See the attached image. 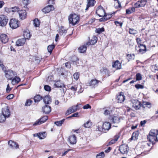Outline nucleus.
Returning a JSON list of instances; mask_svg holds the SVG:
<instances>
[{
    "label": "nucleus",
    "instance_id": "f257e3e1",
    "mask_svg": "<svg viewBox=\"0 0 158 158\" xmlns=\"http://www.w3.org/2000/svg\"><path fill=\"white\" fill-rule=\"evenodd\" d=\"M80 19V17L76 14L70 15L69 17V24L74 26L79 22Z\"/></svg>",
    "mask_w": 158,
    "mask_h": 158
},
{
    "label": "nucleus",
    "instance_id": "f03ea898",
    "mask_svg": "<svg viewBox=\"0 0 158 158\" xmlns=\"http://www.w3.org/2000/svg\"><path fill=\"white\" fill-rule=\"evenodd\" d=\"M157 133V130H152L149 132L148 135L147 136V139L148 140L153 144L155 143V142L156 141L155 135Z\"/></svg>",
    "mask_w": 158,
    "mask_h": 158
},
{
    "label": "nucleus",
    "instance_id": "7ed1b4c3",
    "mask_svg": "<svg viewBox=\"0 0 158 158\" xmlns=\"http://www.w3.org/2000/svg\"><path fill=\"white\" fill-rule=\"evenodd\" d=\"M134 107L137 108V109H139L140 108H150L151 107V104L148 102H144L142 104H141L140 102L137 101L136 102L135 105H134Z\"/></svg>",
    "mask_w": 158,
    "mask_h": 158
},
{
    "label": "nucleus",
    "instance_id": "20e7f679",
    "mask_svg": "<svg viewBox=\"0 0 158 158\" xmlns=\"http://www.w3.org/2000/svg\"><path fill=\"white\" fill-rule=\"evenodd\" d=\"M5 76L10 80H12L14 76L17 75L16 72L11 70H8L4 71Z\"/></svg>",
    "mask_w": 158,
    "mask_h": 158
},
{
    "label": "nucleus",
    "instance_id": "39448f33",
    "mask_svg": "<svg viewBox=\"0 0 158 158\" xmlns=\"http://www.w3.org/2000/svg\"><path fill=\"white\" fill-rule=\"evenodd\" d=\"M135 49L138 53L141 54L144 53L146 51V46L141 44H140L138 46H135Z\"/></svg>",
    "mask_w": 158,
    "mask_h": 158
},
{
    "label": "nucleus",
    "instance_id": "423d86ee",
    "mask_svg": "<svg viewBox=\"0 0 158 158\" xmlns=\"http://www.w3.org/2000/svg\"><path fill=\"white\" fill-rule=\"evenodd\" d=\"M8 17L5 15H2L0 16V26L4 27L6 25L8 22Z\"/></svg>",
    "mask_w": 158,
    "mask_h": 158
},
{
    "label": "nucleus",
    "instance_id": "0eeeda50",
    "mask_svg": "<svg viewBox=\"0 0 158 158\" xmlns=\"http://www.w3.org/2000/svg\"><path fill=\"white\" fill-rule=\"evenodd\" d=\"M10 27L12 29H15L19 26L18 21L15 19L10 20L9 23Z\"/></svg>",
    "mask_w": 158,
    "mask_h": 158
},
{
    "label": "nucleus",
    "instance_id": "6e6552de",
    "mask_svg": "<svg viewBox=\"0 0 158 158\" xmlns=\"http://www.w3.org/2000/svg\"><path fill=\"white\" fill-rule=\"evenodd\" d=\"M91 106L89 104H87L84 106L80 103H77L76 105H74L71 107L70 109H89L91 108Z\"/></svg>",
    "mask_w": 158,
    "mask_h": 158
},
{
    "label": "nucleus",
    "instance_id": "1a4fd4ad",
    "mask_svg": "<svg viewBox=\"0 0 158 158\" xmlns=\"http://www.w3.org/2000/svg\"><path fill=\"white\" fill-rule=\"evenodd\" d=\"M43 101L45 104V106H44V109L45 108L51 109V107L48 104H49L51 102L50 97L49 95H47L45 96L43 98Z\"/></svg>",
    "mask_w": 158,
    "mask_h": 158
},
{
    "label": "nucleus",
    "instance_id": "9d476101",
    "mask_svg": "<svg viewBox=\"0 0 158 158\" xmlns=\"http://www.w3.org/2000/svg\"><path fill=\"white\" fill-rule=\"evenodd\" d=\"M96 13L100 17H102L105 15L106 13L105 12V10L101 6H98L96 11Z\"/></svg>",
    "mask_w": 158,
    "mask_h": 158
},
{
    "label": "nucleus",
    "instance_id": "9b49d317",
    "mask_svg": "<svg viewBox=\"0 0 158 158\" xmlns=\"http://www.w3.org/2000/svg\"><path fill=\"white\" fill-rule=\"evenodd\" d=\"M147 2L146 0H141L138 1L134 5L136 8H139L140 7H144Z\"/></svg>",
    "mask_w": 158,
    "mask_h": 158
},
{
    "label": "nucleus",
    "instance_id": "f8f14e48",
    "mask_svg": "<svg viewBox=\"0 0 158 158\" xmlns=\"http://www.w3.org/2000/svg\"><path fill=\"white\" fill-rule=\"evenodd\" d=\"M48 119V117L47 116H44L42 117L40 119L37 120L33 124V125L36 126L40 125L45 122Z\"/></svg>",
    "mask_w": 158,
    "mask_h": 158
},
{
    "label": "nucleus",
    "instance_id": "ddd939ff",
    "mask_svg": "<svg viewBox=\"0 0 158 158\" xmlns=\"http://www.w3.org/2000/svg\"><path fill=\"white\" fill-rule=\"evenodd\" d=\"M128 147L125 145H122L120 146L119 150L123 154H127L128 152Z\"/></svg>",
    "mask_w": 158,
    "mask_h": 158
},
{
    "label": "nucleus",
    "instance_id": "4468645a",
    "mask_svg": "<svg viewBox=\"0 0 158 158\" xmlns=\"http://www.w3.org/2000/svg\"><path fill=\"white\" fill-rule=\"evenodd\" d=\"M117 100L118 103H122L125 99V96L123 94V93L121 92L118 95H117Z\"/></svg>",
    "mask_w": 158,
    "mask_h": 158
},
{
    "label": "nucleus",
    "instance_id": "2eb2a0df",
    "mask_svg": "<svg viewBox=\"0 0 158 158\" xmlns=\"http://www.w3.org/2000/svg\"><path fill=\"white\" fill-rule=\"evenodd\" d=\"M54 10V7L52 5H49L46 6L42 10V11L45 13H48L51 10Z\"/></svg>",
    "mask_w": 158,
    "mask_h": 158
},
{
    "label": "nucleus",
    "instance_id": "dca6fc26",
    "mask_svg": "<svg viewBox=\"0 0 158 158\" xmlns=\"http://www.w3.org/2000/svg\"><path fill=\"white\" fill-rule=\"evenodd\" d=\"M112 67L116 69H119L121 68V64L118 60H116L113 63Z\"/></svg>",
    "mask_w": 158,
    "mask_h": 158
},
{
    "label": "nucleus",
    "instance_id": "f3484780",
    "mask_svg": "<svg viewBox=\"0 0 158 158\" xmlns=\"http://www.w3.org/2000/svg\"><path fill=\"white\" fill-rule=\"evenodd\" d=\"M19 18L22 19H25L27 16V13L25 10H19L18 12Z\"/></svg>",
    "mask_w": 158,
    "mask_h": 158
},
{
    "label": "nucleus",
    "instance_id": "a211bd4d",
    "mask_svg": "<svg viewBox=\"0 0 158 158\" xmlns=\"http://www.w3.org/2000/svg\"><path fill=\"white\" fill-rule=\"evenodd\" d=\"M121 118V117L117 116H113L111 118V122L112 123L118 124L120 122Z\"/></svg>",
    "mask_w": 158,
    "mask_h": 158
},
{
    "label": "nucleus",
    "instance_id": "6ab92c4d",
    "mask_svg": "<svg viewBox=\"0 0 158 158\" xmlns=\"http://www.w3.org/2000/svg\"><path fill=\"white\" fill-rule=\"evenodd\" d=\"M68 140L70 143L72 144H75L77 142L76 137L75 135H73L69 136Z\"/></svg>",
    "mask_w": 158,
    "mask_h": 158
},
{
    "label": "nucleus",
    "instance_id": "aec40b11",
    "mask_svg": "<svg viewBox=\"0 0 158 158\" xmlns=\"http://www.w3.org/2000/svg\"><path fill=\"white\" fill-rule=\"evenodd\" d=\"M8 143L10 147L11 148L15 149L19 148V145L16 142L12 140H10L9 141Z\"/></svg>",
    "mask_w": 158,
    "mask_h": 158
},
{
    "label": "nucleus",
    "instance_id": "412c9836",
    "mask_svg": "<svg viewBox=\"0 0 158 158\" xmlns=\"http://www.w3.org/2000/svg\"><path fill=\"white\" fill-rule=\"evenodd\" d=\"M111 125L109 122H105L102 125V130H104L108 131L111 127Z\"/></svg>",
    "mask_w": 158,
    "mask_h": 158
},
{
    "label": "nucleus",
    "instance_id": "4be33fe9",
    "mask_svg": "<svg viewBox=\"0 0 158 158\" xmlns=\"http://www.w3.org/2000/svg\"><path fill=\"white\" fill-rule=\"evenodd\" d=\"M100 82V81L96 79H92L90 82L88 83V85L92 86L94 87L95 86H97L98 83Z\"/></svg>",
    "mask_w": 158,
    "mask_h": 158
},
{
    "label": "nucleus",
    "instance_id": "5701e85b",
    "mask_svg": "<svg viewBox=\"0 0 158 158\" xmlns=\"http://www.w3.org/2000/svg\"><path fill=\"white\" fill-rule=\"evenodd\" d=\"M0 39L2 43H6L8 40V38L6 35L5 34H2L0 35Z\"/></svg>",
    "mask_w": 158,
    "mask_h": 158
},
{
    "label": "nucleus",
    "instance_id": "b1692460",
    "mask_svg": "<svg viewBox=\"0 0 158 158\" xmlns=\"http://www.w3.org/2000/svg\"><path fill=\"white\" fill-rule=\"evenodd\" d=\"M25 39L24 38L18 39L16 42V44L18 46L23 45L25 43Z\"/></svg>",
    "mask_w": 158,
    "mask_h": 158
},
{
    "label": "nucleus",
    "instance_id": "393cba45",
    "mask_svg": "<svg viewBox=\"0 0 158 158\" xmlns=\"http://www.w3.org/2000/svg\"><path fill=\"white\" fill-rule=\"evenodd\" d=\"M2 113L6 118L9 117L10 115V112L9 109H2Z\"/></svg>",
    "mask_w": 158,
    "mask_h": 158
},
{
    "label": "nucleus",
    "instance_id": "a878e982",
    "mask_svg": "<svg viewBox=\"0 0 158 158\" xmlns=\"http://www.w3.org/2000/svg\"><path fill=\"white\" fill-rule=\"evenodd\" d=\"M20 81V79L17 76V75L14 77L12 79V84L13 85H15L18 83Z\"/></svg>",
    "mask_w": 158,
    "mask_h": 158
},
{
    "label": "nucleus",
    "instance_id": "bb28decb",
    "mask_svg": "<svg viewBox=\"0 0 158 158\" xmlns=\"http://www.w3.org/2000/svg\"><path fill=\"white\" fill-rule=\"evenodd\" d=\"M54 86L57 88H62L64 86V84L62 83L60 80L56 82L54 84Z\"/></svg>",
    "mask_w": 158,
    "mask_h": 158
},
{
    "label": "nucleus",
    "instance_id": "cd10ccee",
    "mask_svg": "<svg viewBox=\"0 0 158 158\" xmlns=\"http://www.w3.org/2000/svg\"><path fill=\"white\" fill-rule=\"evenodd\" d=\"M23 36L24 37V39H29L31 37V35L30 34V32L28 30L24 31L23 33Z\"/></svg>",
    "mask_w": 158,
    "mask_h": 158
},
{
    "label": "nucleus",
    "instance_id": "c85d7f7f",
    "mask_svg": "<svg viewBox=\"0 0 158 158\" xmlns=\"http://www.w3.org/2000/svg\"><path fill=\"white\" fill-rule=\"evenodd\" d=\"M37 135L40 139H43L45 138L46 136V134L45 132H42L40 133L37 134Z\"/></svg>",
    "mask_w": 158,
    "mask_h": 158
},
{
    "label": "nucleus",
    "instance_id": "c756f323",
    "mask_svg": "<svg viewBox=\"0 0 158 158\" xmlns=\"http://www.w3.org/2000/svg\"><path fill=\"white\" fill-rule=\"evenodd\" d=\"M87 49L86 45H84L83 46L80 47L78 48L79 51L81 53H83L85 52Z\"/></svg>",
    "mask_w": 158,
    "mask_h": 158
},
{
    "label": "nucleus",
    "instance_id": "7c9ffc66",
    "mask_svg": "<svg viewBox=\"0 0 158 158\" xmlns=\"http://www.w3.org/2000/svg\"><path fill=\"white\" fill-rule=\"evenodd\" d=\"M42 99V97L39 95H38L35 96L34 98V99L35 102H38Z\"/></svg>",
    "mask_w": 158,
    "mask_h": 158
},
{
    "label": "nucleus",
    "instance_id": "2f4dec72",
    "mask_svg": "<svg viewBox=\"0 0 158 158\" xmlns=\"http://www.w3.org/2000/svg\"><path fill=\"white\" fill-rule=\"evenodd\" d=\"M139 135V131L138 130L133 133L131 137V138L134 139H138Z\"/></svg>",
    "mask_w": 158,
    "mask_h": 158
},
{
    "label": "nucleus",
    "instance_id": "473e14b6",
    "mask_svg": "<svg viewBox=\"0 0 158 158\" xmlns=\"http://www.w3.org/2000/svg\"><path fill=\"white\" fill-rule=\"evenodd\" d=\"M97 40L98 39L97 37L96 36H94L90 40L91 44L93 45L95 44L97 42Z\"/></svg>",
    "mask_w": 158,
    "mask_h": 158
},
{
    "label": "nucleus",
    "instance_id": "72a5a7b5",
    "mask_svg": "<svg viewBox=\"0 0 158 158\" xmlns=\"http://www.w3.org/2000/svg\"><path fill=\"white\" fill-rule=\"evenodd\" d=\"M119 137L118 136L116 135L115 136L114 139L111 140L109 142V145H111L114 143L116 141H117Z\"/></svg>",
    "mask_w": 158,
    "mask_h": 158
},
{
    "label": "nucleus",
    "instance_id": "f704fd0d",
    "mask_svg": "<svg viewBox=\"0 0 158 158\" xmlns=\"http://www.w3.org/2000/svg\"><path fill=\"white\" fill-rule=\"evenodd\" d=\"M87 2L88 6H93L96 2L94 0H88Z\"/></svg>",
    "mask_w": 158,
    "mask_h": 158
},
{
    "label": "nucleus",
    "instance_id": "c9c22d12",
    "mask_svg": "<svg viewBox=\"0 0 158 158\" xmlns=\"http://www.w3.org/2000/svg\"><path fill=\"white\" fill-rule=\"evenodd\" d=\"M65 120V119H63L62 120L59 121H56L55 122V124L58 126H61L62 124L64 123Z\"/></svg>",
    "mask_w": 158,
    "mask_h": 158
},
{
    "label": "nucleus",
    "instance_id": "e433bc0d",
    "mask_svg": "<svg viewBox=\"0 0 158 158\" xmlns=\"http://www.w3.org/2000/svg\"><path fill=\"white\" fill-rule=\"evenodd\" d=\"M105 156V154L103 152L98 154L96 156V158H103Z\"/></svg>",
    "mask_w": 158,
    "mask_h": 158
},
{
    "label": "nucleus",
    "instance_id": "4c0bfd02",
    "mask_svg": "<svg viewBox=\"0 0 158 158\" xmlns=\"http://www.w3.org/2000/svg\"><path fill=\"white\" fill-rule=\"evenodd\" d=\"M6 117L3 114H0V122L2 123L4 122L6 120Z\"/></svg>",
    "mask_w": 158,
    "mask_h": 158
},
{
    "label": "nucleus",
    "instance_id": "58836bf2",
    "mask_svg": "<svg viewBox=\"0 0 158 158\" xmlns=\"http://www.w3.org/2000/svg\"><path fill=\"white\" fill-rule=\"evenodd\" d=\"M10 10H11V12H15L17 11L18 12L19 10V9L18 7L15 6L10 8Z\"/></svg>",
    "mask_w": 158,
    "mask_h": 158
},
{
    "label": "nucleus",
    "instance_id": "ea45409f",
    "mask_svg": "<svg viewBox=\"0 0 158 158\" xmlns=\"http://www.w3.org/2000/svg\"><path fill=\"white\" fill-rule=\"evenodd\" d=\"M77 109H68L65 113V115H68L70 114L75 112Z\"/></svg>",
    "mask_w": 158,
    "mask_h": 158
},
{
    "label": "nucleus",
    "instance_id": "a19ab883",
    "mask_svg": "<svg viewBox=\"0 0 158 158\" xmlns=\"http://www.w3.org/2000/svg\"><path fill=\"white\" fill-rule=\"evenodd\" d=\"M55 47V45H49L48 47V52L51 53L52 52V50Z\"/></svg>",
    "mask_w": 158,
    "mask_h": 158
},
{
    "label": "nucleus",
    "instance_id": "79ce46f5",
    "mask_svg": "<svg viewBox=\"0 0 158 158\" xmlns=\"http://www.w3.org/2000/svg\"><path fill=\"white\" fill-rule=\"evenodd\" d=\"M104 31V29L103 27L98 28L95 30V32L98 34H100Z\"/></svg>",
    "mask_w": 158,
    "mask_h": 158
},
{
    "label": "nucleus",
    "instance_id": "37998d69",
    "mask_svg": "<svg viewBox=\"0 0 158 158\" xmlns=\"http://www.w3.org/2000/svg\"><path fill=\"white\" fill-rule=\"evenodd\" d=\"M85 128H89L91 126V122L90 121H88L84 124Z\"/></svg>",
    "mask_w": 158,
    "mask_h": 158
},
{
    "label": "nucleus",
    "instance_id": "c03bdc74",
    "mask_svg": "<svg viewBox=\"0 0 158 158\" xmlns=\"http://www.w3.org/2000/svg\"><path fill=\"white\" fill-rule=\"evenodd\" d=\"M34 24L35 27H38L40 24V22L38 19H35L34 20Z\"/></svg>",
    "mask_w": 158,
    "mask_h": 158
},
{
    "label": "nucleus",
    "instance_id": "a18cd8bd",
    "mask_svg": "<svg viewBox=\"0 0 158 158\" xmlns=\"http://www.w3.org/2000/svg\"><path fill=\"white\" fill-rule=\"evenodd\" d=\"M78 88V85H75L74 86H71L70 89L74 91V93H75Z\"/></svg>",
    "mask_w": 158,
    "mask_h": 158
},
{
    "label": "nucleus",
    "instance_id": "49530a36",
    "mask_svg": "<svg viewBox=\"0 0 158 158\" xmlns=\"http://www.w3.org/2000/svg\"><path fill=\"white\" fill-rule=\"evenodd\" d=\"M129 32L130 34L132 35H135L137 33V31L136 30L133 29L131 28L129 29Z\"/></svg>",
    "mask_w": 158,
    "mask_h": 158
},
{
    "label": "nucleus",
    "instance_id": "de8ad7c7",
    "mask_svg": "<svg viewBox=\"0 0 158 158\" xmlns=\"http://www.w3.org/2000/svg\"><path fill=\"white\" fill-rule=\"evenodd\" d=\"M32 100L30 99H28L27 100L25 103V105L26 106H29L32 103Z\"/></svg>",
    "mask_w": 158,
    "mask_h": 158
},
{
    "label": "nucleus",
    "instance_id": "09e8293b",
    "mask_svg": "<svg viewBox=\"0 0 158 158\" xmlns=\"http://www.w3.org/2000/svg\"><path fill=\"white\" fill-rule=\"evenodd\" d=\"M73 76L74 79L77 80L79 78V73H76L74 74Z\"/></svg>",
    "mask_w": 158,
    "mask_h": 158
},
{
    "label": "nucleus",
    "instance_id": "8fccbe9b",
    "mask_svg": "<svg viewBox=\"0 0 158 158\" xmlns=\"http://www.w3.org/2000/svg\"><path fill=\"white\" fill-rule=\"evenodd\" d=\"M51 111V109H42V112L45 114H48Z\"/></svg>",
    "mask_w": 158,
    "mask_h": 158
},
{
    "label": "nucleus",
    "instance_id": "3c124183",
    "mask_svg": "<svg viewBox=\"0 0 158 158\" xmlns=\"http://www.w3.org/2000/svg\"><path fill=\"white\" fill-rule=\"evenodd\" d=\"M106 19V20H107L110 19L112 17V14L106 15L105 14V15L104 16Z\"/></svg>",
    "mask_w": 158,
    "mask_h": 158
},
{
    "label": "nucleus",
    "instance_id": "603ef678",
    "mask_svg": "<svg viewBox=\"0 0 158 158\" xmlns=\"http://www.w3.org/2000/svg\"><path fill=\"white\" fill-rule=\"evenodd\" d=\"M44 89L46 91H50L51 90V87H50L47 85H46L44 86Z\"/></svg>",
    "mask_w": 158,
    "mask_h": 158
},
{
    "label": "nucleus",
    "instance_id": "864d4df0",
    "mask_svg": "<svg viewBox=\"0 0 158 158\" xmlns=\"http://www.w3.org/2000/svg\"><path fill=\"white\" fill-rule=\"evenodd\" d=\"M136 79L137 80H140L142 79L141 75L140 73H137L136 74Z\"/></svg>",
    "mask_w": 158,
    "mask_h": 158
},
{
    "label": "nucleus",
    "instance_id": "5fc2aeb1",
    "mask_svg": "<svg viewBox=\"0 0 158 158\" xmlns=\"http://www.w3.org/2000/svg\"><path fill=\"white\" fill-rule=\"evenodd\" d=\"M152 69L153 70V71L155 72V71H158V67L156 66V64L154 65H152Z\"/></svg>",
    "mask_w": 158,
    "mask_h": 158
},
{
    "label": "nucleus",
    "instance_id": "6e6d98bb",
    "mask_svg": "<svg viewBox=\"0 0 158 158\" xmlns=\"http://www.w3.org/2000/svg\"><path fill=\"white\" fill-rule=\"evenodd\" d=\"M135 88L137 89H143V86L140 84H136L135 85Z\"/></svg>",
    "mask_w": 158,
    "mask_h": 158
},
{
    "label": "nucleus",
    "instance_id": "4d7b16f0",
    "mask_svg": "<svg viewBox=\"0 0 158 158\" xmlns=\"http://www.w3.org/2000/svg\"><path fill=\"white\" fill-rule=\"evenodd\" d=\"M114 23L117 26H120L121 27L123 24L122 23L119 22L117 21H115Z\"/></svg>",
    "mask_w": 158,
    "mask_h": 158
},
{
    "label": "nucleus",
    "instance_id": "13d9d810",
    "mask_svg": "<svg viewBox=\"0 0 158 158\" xmlns=\"http://www.w3.org/2000/svg\"><path fill=\"white\" fill-rule=\"evenodd\" d=\"M14 97V95L13 94H10L6 97L7 99H10L13 98Z\"/></svg>",
    "mask_w": 158,
    "mask_h": 158
},
{
    "label": "nucleus",
    "instance_id": "bf43d9fd",
    "mask_svg": "<svg viewBox=\"0 0 158 158\" xmlns=\"http://www.w3.org/2000/svg\"><path fill=\"white\" fill-rule=\"evenodd\" d=\"M127 58L128 61L130 60L133 59L132 55L131 54H128L127 55Z\"/></svg>",
    "mask_w": 158,
    "mask_h": 158
},
{
    "label": "nucleus",
    "instance_id": "052dcab7",
    "mask_svg": "<svg viewBox=\"0 0 158 158\" xmlns=\"http://www.w3.org/2000/svg\"><path fill=\"white\" fill-rule=\"evenodd\" d=\"M78 113H75L73 114L71 116L67 118H71L72 117H77L78 116Z\"/></svg>",
    "mask_w": 158,
    "mask_h": 158
},
{
    "label": "nucleus",
    "instance_id": "680f3d73",
    "mask_svg": "<svg viewBox=\"0 0 158 158\" xmlns=\"http://www.w3.org/2000/svg\"><path fill=\"white\" fill-rule=\"evenodd\" d=\"M104 114L105 115H110V111L106 109L104 112Z\"/></svg>",
    "mask_w": 158,
    "mask_h": 158
},
{
    "label": "nucleus",
    "instance_id": "e2e57ef3",
    "mask_svg": "<svg viewBox=\"0 0 158 158\" xmlns=\"http://www.w3.org/2000/svg\"><path fill=\"white\" fill-rule=\"evenodd\" d=\"M11 89V88L10 87L9 84H8L7 85V88L6 90V92L7 93L10 92Z\"/></svg>",
    "mask_w": 158,
    "mask_h": 158
},
{
    "label": "nucleus",
    "instance_id": "0e129e2a",
    "mask_svg": "<svg viewBox=\"0 0 158 158\" xmlns=\"http://www.w3.org/2000/svg\"><path fill=\"white\" fill-rule=\"evenodd\" d=\"M55 3L54 0H49L48 2V3L51 4L50 5L54 4Z\"/></svg>",
    "mask_w": 158,
    "mask_h": 158
},
{
    "label": "nucleus",
    "instance_id": "69168bd1",
    "mask_svg": "<svg viewBox=\"0 0 158 158\" xmlns=\"http://www.w3.org/2000/svg\"><path fill=\"white\" fill-rule=\"evenodd\" d=\"M136 42L138 44V45H139L140 44H141L140 43L141 42V40L139 38H137L136 39Z\"/></svg>",
    "mask_w": 158,
    "mask_h": 158
},
{
    "label": "nucleus",
    "instance_id": "338daca9",
    "mask_svg": "<svg viewBox=\"0 0 158 158\" xmlns=\"http://www.w3.org/2000/svg\"><path fill=\"white\" fill-rule=\"evenodd\" d=\"M132 13V11H131L130 9H127L126 10V13L127 14H131Z\"/></svg>",
    "mask_w": 158,
    "mask_h": 158
},
{
    "label": "nucleus",
    "instance_id": "774afa93",
    "mask_svg": "<svg viewBox=\"0 0 158 158\" xmlns=\"http://www.w3.org/2000/svg\"><path fill=\"white\" fill-rule=\"evenodd\" d=\"M146 123V121L145 120L141 121L140 122V124L141 126H143Z\"/></svg>",
    "mask_w": 158,
    "mask_h": 158
}]
</instances>
